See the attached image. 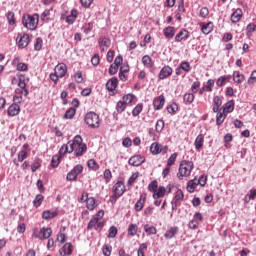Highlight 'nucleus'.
Here are the masks:
<instances>
[{"mask_svg": "<svg viewBox=\"0 0 256 256\" xmlns=\"http://www.w3.org/2000/svg\"><path fill=\"white\" fill-rule=\"evenodd\" d=\"M73 151L75 157H83L84 153L87 151V144L83 143V138L80 135H76L73 140Z\"/></svg>", "mask_w": 256, "mask_h": 256, "instance_id": "f257e3e1", "label": "nucleus"}, {"mask_svg": "<svg viewBox=\"0 0 256 256\" xmlns=\"http://www.w3.org/2000/svg\"><path fill=\"white\" fill-rule=\"evenodd\" d=\"M193 162L183 160L179 165V170L177 173V177L180 181H183L184 177H189L191 175V172L193 171Z\"/></svg>", "mask_w": 256, "mask_h": 256, "instance_id": "f03ea898", "label": "nucleus"}, {"mask_svg": "<svg viewBox=\"0 0 256 256\" xmlns=\"http://www.w3.org/2000/svg\"><path fill=\"white\" fill-rule=\"evenodd\" d=\"M84 123L90 127V129H99L101 125V119L95 112H88L84 116Z\"/></svg>", "mask_w": 256, "mask_h": 256, "instance_id": "7ed1b4c3", "label": "nucleus"}, {"mask_svg": "<svg viewBox=\"0 0 256 256\" xmlns=\"http://www.w3.org/2000/svg\"><path fill=\"white\" fill-rule=\"evenodd\" d=\"M22 23L26 29H30V31H35L37 29V25H39V14L34 15H24Z\"/></svg>", "mask_w": 256, "mask_h": 256, "instance_id": "20e7f679", "label": "nucleus"}, {"mask_svg": "<svg viewBox=\"0 0 256 256\" xmlns=\"http://www.w3.org/2000/svg\"><path fill=\"white\" fill-rule=\"evenodd\" d=\"M65 75H67V65L60 63L55 67L54 73L50 74V79L57 85V81L63 79Z\"/></svg>", "mask_w": 256, "mask_h": 256, "instance_id": "39448f33", "label": "nucleus"}, {"mask_svg": "<svg viewBox=\"0 0 256 256\" xmlns=\"http://www.w3.org/2000/svg\"><path fill=\"white\" fill-rule=\"evenodd\" d=\"M51 235H53V230L49 227H42L40 228L39 234L37 232H33L32 234L35 239H40L41 241L51 238Z\"/></svg>", "mask_w": 256, "mask_h": 256, "instance_id": "423d86ee", "label": "nucleus"}, {"mask_svg": "<svg viewBox=\"0 0 256 256\" xmlns=\"http://www.w3.org/2000/svg\"><path fill=\"white\" fill-rule=\"evenodd\" d=\"M83 173V165L77 164L74 168L67 173V181H77V176Z\"/></svg>", "mask_w": 256, "mask_h": 256, "instance_id": "0eeeda50", "label": "nucleus"}, {"mask_svg": "<svg viewBox=\"0 0 256 256\" xmlns=\"http://www.w3.org/2000/svg\"><path fill=\"white\" fill-rule=\"evenodd\" d=\"M167 151H169V147L163 146L157 142L152 143L150 146V152L152 155H159V153H163L165 155Z\"/></svg>", "mask_w": 256, "mask_h": 256, "instance_id": "6e6552de", "label": "nucleus"}, {"mask_svg": "<svg viewBox=\"0 0 256 256\" xmlns=\"http://www.w3.org/2000/svg\"><path fill=\"white\" fill-rule=\"evenodd\" d=\"M29 34L24 33L23 35L18 34L16 38V43L19 47V49H25L29 45Z\"/></svg>", "mask_w": 256, "mask_h": 256, "instance_id": "1a4fd4ad", "label": "nucleus"}, {"mask_svg": "<svg viewBox=\"0 0 256 256\" xmlns=\"http://www.w3.org/2000/svg\"><path fill=\"white\" fill-rule=\"evenodd\" d=\"M171 75H173V68H171L170 66H164L158 74V79H160V81H163L168 77H171Z\"/></svg>", "mask_w": 256, "mask_h": 256, "instance_id": "9d476101", "label": "nucleus"}, {"mask_svg": "<svg viewBox=\"0 0 256 256\" xmlns=\"http://www.w3.org/2000/svg\"><path fill=\"white\" fill-rule=\"evenodd\" d=\"M114 197H116L117 199H119V197H121L123 195V193H125V184H123V182L118 181L114 186Z\"/></svg>", "mask_w": 256, "mask_h": 256, "instance_id": "9b49d317", "label": "nucleus"}, {"mask_svg": "<svg viewBox=\"0 0 256 256\" xmlns=\"http://www.w3.org/2000/svg\"><path fill=\"white\" fill-rule=\"evenodd\" d=\"M163 105H165V96L160 95L153 100V107L155 111H161L163 109Z\"/></svg>", "mask_w": 256, "mask_h": 256, "instance_id": "f8f14e48", "label": "nucleus"}, {"mask_svg": "<svg viewBox=\"0 0 256 256\" xmlns=\"http://www.w3.org/2000/svg\"><path fill=\"white\" fill-rule=\"evenodd\" d=\"M128 163L129 165H132V167H139L145 163V158H143L141 155L132 156L128 160Z\"/></svg>", "mask_w": 256, "mask_h": 256, "instance_id": "ddd939ff", "label": "nucleus"}, {"mask_svg": "<svg viewBox=\"0 0 256 256\" xmlns=\"http://www.w3.org/2000/svg\"><path fill=\"white\" fill-rule=\"evenodd\" d=\"M73 142L70 140L67 144L62 145L59 150L60 157H63L66 153H73Z\"/></svg>", "mask_w": 256, "mask_h": 256, "instance_id": "4468645a", "label": "nucleus"}, {"mask_svg": "<svg viewBox=\"0 0 256 256\" xmlns=\"http://www.w3.org/2000/svg\"><path fill=\"white\" fill-rule=\"evenodd\" d=\"M61 19H64L68 25H73L75 23V19H77V10H71L70 15H62Z\"/></svg>", "mask_w": 256, "mask_h": 256, "instance_id": "2eb2a0df", "label": "nucleus"}, {"mask_svg": "<svg viewBox=\"0 0 256 256\" xmlns=\"http://www.w3.org/2000/svg\"><path fill=\"white\" fill-rule=\"evenodd\" d=\"M20 112L21 106H19V104L10 105L7 111L9 117H16V115H19Z\"/></svg>", "mask_w": 256, "mask_h": 256, "instance_id": "dca6fc26", "label": "nucleus"}, {"mask_svg": "<svg viewBox=\"0 0 256 256\" xmlns=\"http://www.w3.org/2000/svg\"><path fill=\"white\" fill-rule=\"evenodd\" d=\"M61 256H69L73 253V245L71 243H66L64 246L59 250Z\"/></svg>", "mask_w": 256, "mask_h": 256, "instance_id": "f3484780", "label": "nucleus"}, {"mask_svg": "<svg viewBox=\"0 0 256 256\" xmlns=\"http://www.w3.org/2000/svg\"><path fill=\"white\" fill-rule=\"evenodd\" d=\"M189 39V31L182 29L180 30L179 34L175 36V42L181 43V41H185Z\"/></svg>", "mask_w": 256, "mask_h": 256, "instance_id": "a211bd4d", "label": "nucleus"}, {"mask_svg": "<svg viewBox=\"0 0 256 256\" xmlns=\"http://www.w3.org/2000/svg\"><path fill=\"white\" fill-rule=\"evenodd\" d=\"M243 17V10L238 8L231 14L232 23H239Z\"/></svg>", "mask_w": 256, "mask_h": 256, "instance_id": "6ab92c4d", "label": "nucleus"}, {"mask_svg": "<svg viewBox=\"0 0 256 256\" xmlns=\"http://www.w3.org/2000/svg\"><path fill=\"white\" fill-rule=\"evenodd\" d=\"M164 37L166 39H173L175 37V27L168 26L163 29Z\"/></svg>", "mask_w": 256, "mask_h": 256, "instance_id": "aec40b11", "label": "nucleus"}, {"mask_svg": "<svg viewBox=\"0 0 256 256\" xmlns=\"http://www.w3.org/2000/svg\"><path fill=\"white\" fill-rule=\"evenodd\" d=\"M179 233V227L173 226L167 230L164 234L165 239H173Z\"/></svg>", "mask_w": 256, "mask_h": 256, "instance_id": "412c9836", "label": "nucleus"}, {"mask_svg": "<svg viewBox=\"0 0 256 256\" xmlns=\"http://www.w3.org/2000/svg\"><path fill=\"white\" fill-rule=\"evenodd\" d=\"M117 83H119V80H117L116 77L111 78L110 80H108V82L106 83V89L108 91H115V89H117Z\"/></svg>", "mask_w": 256, "mask_h": 256, "instance_id": "4be33fe9", "label": "nucleus"}, {"mask_svg": "<svg viewBox=\"0 0 256 256\" xmlns=\"http://www.w3.org/2000/svg\"><path fill=\"white\" fill-rule=\"evenodd\" d=\"M199 185V179L195 178L188 181L187 191L188 193H195V186Z\"/></svg>", "mask_w": 256, "mask_h": 256, "instance_id": "5701e85b", "label": "nucleus"}, {"mask_svg": "<svg viewBox=\"0 0 256 256\" xmlns=\"http://www.w3.org/2000/svg\"><path fill=\"white\" fill-rule=\"evenodd\" d=\"M225 117H227V114L223 111V109H220L216 115V125H223Z\"/></svg>", "mask_w": 256, "mask_h": 256, "instance_id": "b1692460", "label": "nucleus"}, {"mask_svg": "<svg viewBox=\"0 0 256 256\" xmlns=\"http://www.w3.org/2000/svg\"><path fill=\"white\" fill-rule=\"evenodd\" d=\"M203 141H205V135L203 134H199L194 142L195 145V149H197V151H199V149H201V147H203Z\"/></svg>", "mask_w": 256, "mask_h": 256, "instance_id": "393cba45", "label": "nucleus"}, {"mask_svg": "<svg viewBox=\"0 0 256 256\" xmlns=\"http://www.w3.org/2000/svg\"><path fill=\"white\" fill-rule=\"evenodd\" d=\"M234 109H235V102H233V100H230L225 104V107L222 108V111L227 114V113H233Z\"/></svg>", "mask_w": 256, "mask_h": 256, "instance_id": "a878e982", "label": "nucleus"}, {"mask_svg": "<svg viewBox=\"0 0 256 256\" xmlns=\"http://www.w3.org/2000/svg\"><path fill=\"white\" fill-rule=\"evenodd\" d=\"M13 65H16L17 71H27V64L20 62L19 63V58H14L13 60Z\"/></svg>", "mask_w": 256, "mask_h": 256, "instance_id": "bb28decb", "label": "nucleus"}, {"mask_svg": "<svg viewBox=\"0 0 256 256\" xmlns=\"http://www.w3.org/2000/svg\"><path fill=\"white\" fill-rule=\"evenodd\" d=\"M142 63L144 65V67H146L147 69H151L153 67V60L151 59V56H149V55H144L142 57Z\"/></svg>", "mask_w": 256, "mask_h": 256, "instance_id": "cd10ccee", "label": "nucleus"}, {"mask_svg": "<svg viewBox=\"0 0 256 256\" xmlns=\"http://www.w3.org/2000/svg\"><path fill=\"white\" fill-rule=\"evenodd\" d=\"M86 207L87 209H89V211H94L97 208V201L95 200V198L90 197L89 199H87Z\"/></svg>", "mask_w": 256, "mask_h": 256, "instance_id": "c85d7f7f", "label": "nucleus"}, {"mask_svg": "<svg viewBox=\"0 0 256 256\" xmlns=\"http://www.w3.org/2000/svg\"><path fill=\"white\" fill-rule=\"evenodd\" d=\"M167 189L164 186H160L154 193H153V199H159L160 197L165 196V192Z\"/></svg>", "mask_w": 256, "mask_h": 256, "instance_id": "c756f323", "label": "nucleus"}, {"mask_svg": "<svg viewBox=\"0 0 256 256\" xmlns=\"http://www.w3.org/2000/svg\"><path fill=\"white\" fill-rule=\"evenodd\" d=\"M144 231L147 235H157V228L153 225L145 224Z\"/></svg>", "mask_w": 256, "mask_h": 256, "instance_id": "7c9ffc66", "label": "nucleus"}, {"mask_svg": "<svg viewBox=\"0 0 256 256\" xmlns=\"http://www.w3.org/2000/svg\"><path fill=\"white\" fill-rule=\"evenodd\" d=\"M145 207V196L141 195L139 200L134 205L135 211H141Z\"/></svg>", "mask_w": 256, "mask_h": 256, "instance_id": "2f4dec72", "label": "nucleus"}, {"mask_svg": "<svg viewBox=\"0 0 256 256\" xmlns=\"http://www.w3.org/2000/svg\"><path fill=\"white\" fill-rule=\"evenodd\" d=\"M201 31L204 35H209L211 31H213V24L212 22H208L202 25Z\"/></svg>", "mask_w": 256, "mask_h": 256, "instance_id": "473e14b6", "label": "nucleus"}, {"mask_svg": "<svg viewBox=\"0 0 256 256\" xmlns=\"http://www.w3.org/2000/svg\"><path fill=\"white\" fill-rule=\"evenodd\" d=\"M233 81L234 83H243V81H245V75L240 74L239 71H235L233 73Z\"/></svg>", "mask_w": 256, "mask_h": 256, "instance_id": "72a5a7b5", "label": "nucleus"}, {"mask_svg": "<svg viewBox=\"0 0 256 256\" xmlns=\"http://www.w3.org/2000/svg\"><path fill=\"white\" fill-rule=\"evenodd\" d=\"M57 217V212H51L50 210H46L42 213V219L45 221H49V219H53Z\"/></svg>", "mask_w": 256, "mask_h": 256, "instance_id": "f704fd0d", "label": "nucleus"}, {"mask_svg": "<svg viewBox=\"0 0 256 256\" xmlns=\"http://www.w3.org/2000/svg\"><path fill=\"white\" fill-rule=\"evenodd\" d=\"M184 199H185V194H183V190L178 189V190L176 191V194H175V196H174L173 201H174L175 203H181V201H183Z\"/></svg>", "mask_w": 256, "mask_h": 256, "instance_id": "c9c22d12", "label": "nucleus"}, {"mask_svg": "<svg viewBox=\"0 0 256 256\" xmlns=\"http://www.w3.org/2000/svg\"><path fill=\"white\" fill-rule=\"evenodd\" d=\"M99 45H100L101 51H105V49H107V47L111 45V41L108 38H101L99 40Z\"/></svg>", "mask_w": 256, "mask_h": 256, "instance_id": "e433bc0d", "label": "nucleus"}, {"mask_svg": "<svg viewBox=\"0 0 256 256\" xmlns=\"http://www.w3.org/2000/svg\"><path fill=\"white\" fill-rule=\"evenodd\" d=\"M77 113V109L76 108H69L64 116L63 119H73V117H75V114Z\"/></svg>", "mask_w": 256, "mask_h": 256, "instance_id": "4c0bfd02", "label": "nucleus"}, {"mask_svg": "<svg viewBox=\"0 0 256 256\" xmlns=\"http://www.w3.org/2000/svg\"><path fill=\"white\" fill-rule=\"evenodd\" d=\"M256 197V189H251L249 194H247L245 197H244V201L245 203H249L250 201H253Z\"/></svg>", "mask_w": 256, "mask_h": 256, "instance_id": "58836bf2", "label": "nucleus"}, {"mask_svg": "<svg viewBox=\"0 0 256 256\" xmlns=\"http://www.w3.org/2000/svg\"><path fill=\"white\" fill-rule=\"evenodd\" d=\"M255 31H256V25L254 23H250L247 25V27H246L247 37H251V35H253V33H255Z\"/></svg>", "mask_w": 256, "mask_h": 256, "instance_id": "ea45409f", "label": "nucleus"}, {"mask_svg": "<svg viewBox=\"0 0 256 256\" xmlns=\"http://www.w3.org/2000/svg\"><path fill=\"white\" fill-rule=\"evenodd\" d=\"M82 31L85 33V35H89L93 31V22L84 24Z\"/></svg>", "mask_w": 256, "mask_h": 256, "instance_id": "a19ab883", "label": "nucleus"}, {"mask_svg": "<svg viewBox=\"0 0 256 256\" xmlns=\"http://www.w3.org/2000/svg\"><path fill=\"white\" fill-rule=\"evenodd\" d=\"M137 229H138L137 224L129 225V227H128V235L130 237H135L137 235Z\"/></svg>", "mask_w": 256, "mask_h": 256, "instance_id": "79ce46f5", "label": "nucleus"}, {"mask_svg": "<svg viewBox=\"0 0 256 256\" xmlns=\"http://www.w3.org/2000/svg\"><path fill=\"white\" fill-rule=\"evenodd\" d=\"M229 79H231V76H221V77H219L216 81L217 87H223V85H225V82L229 81Z\"/></svg>", "mask_w": 256, "mask_h": 256, "instance_id": "37998d69", "label": "nucleus"}, {"mask_svg": "<svg viewBox=\"0 0 256 256\" xmlns=\"http://www.w3.org/2000/svg\"><path fill=\"white\" fill-rule=\"evenodd\" d=\"M118 231L119 230L115 226H111L107 235L108 239H115V237H117Z\"/></svg>", "mask_w": 256, "mask_h": 256, "instance_id": "c03bdc74", "label": "nucleus"}, {"mask_svg": "<svg viewBox=\"0 0 256 256\" xmlns=\"http://www.w3.org/2000/svg\"><path fill=\"white\" fill-rule=\"evenodd\" d=\"M88 168L92 169V171H98L99 169V164L94 159H90L87 162Z\"/></svg>", "mask_w": 256, "mask_h": 256, "instance_id": "a18cd8bd", "label": "nucleus"}, {"mask_svg": "<svg viewBox=\"0 0 256 256\" xmlns=\"http://www.w3.org/2000/svg\"><path fill=\"white\" fill-rule=\"evenodd\" d=\"M43 199H44L43 195L41 194L36 195V197L33 200L34 207H41V203H43Z\"/></svg>", "mask_w": 256, "mask_h": 256, "instance_id": "49530a36", "label": "nucleus"}, {"mask_svg": "<svg viewBox=\"0 0 256 256\" xmlns=\"http://www.w3.org/2000/svg\"><path fill=\"white\" fill-rule=\"evenodd\" d=\"M184 103L191 104L193 101H195V95L193 93H186L184 94Z\"/></svg>", "mask_w": 256, "mask_h": 256, "instance_id": "de8ad7c7", "label": "nucleus"}, {"mask_svg": "<svg viewBox=\"0 0 256 256\" xmlns=\"http://www.w3.org/2000/svg\"><path fill=\"white\" fill-rule=\"evenodd\" d=\"M126 108H127V104L124 103L123 101H119L116 105L117 113H123V111H125Z\"/></svg>", "mask_w": 256, "mask_h": 256, "instance_id": "09e8293b", "label": "nucleus"}, {"mask_svg": "<svg viewBox=\"0 0 256 256\" xmlns=\"http://www.w3.org/2000/svg\"><path fill=\"white\" fill-rule=\"evenodd\" d=\"M61 163L60 158L58 155H54L51 159V167H53V169L59 167V164Z\"/></svg>", "mask_w": 256, "mask_h": 256, "instance_id": "8fccbe9b", "label": "nucleus"}, {"mask_svg": "<svg viewBox=\"0 0 256 256\" xmlns=\"http://www.w3.org/2000/svg\"><path fill=\"white\" fill-rule=\"evenodd\" d=\"M143 111V104H137L132 110L133 117H138V115Z\"/></svg>", "mask_w": 256, "mask_h": 256, "instance_id": "3c124183", "label": "nucleus"}, {"mask_svg": "<svg viewBox=\"0 0 256 256\" xmlns=\"http://www.w3.org/2000/svg\"><path fill=\"white\" fill-rule=\"evenodd\" d=\"M35 51H41L43 49V39L42 38H36V42L34 44Z\"/></svg>", "mask_w": 256, "mask_h": 256, "instance_id": "603ef678", "label": "nucleus"}, {"mask_svg": "<svg viewBox=\"0 0 256 256\" xmlns=\"http://www.w3.org/2000/svg\"><path fill=\"white\" fill-rule=\"evenodd\" d=\"M28 156L27 151L25 150H21L20 152H18L17 157H18V162L19 163H23V161H25V158Z\"/></svg>", "mask_w": 256, "mask_h": 256, "instance_id": "864d4df0", "label": "nucleus"}, {"mask_svg": "<svg viewBox=\"0 0 256 256\" xmlns=\"http://www.w3.org/2000/svg\"><path fill=\"white\" fill-rule=\"evenodd\" d=\"M97 223H99V220H97V218H94V216H92V218L90 219L88 225H87V229H94L97 227Z\"/></svg>", "mask_w": 256, "mask_h": 256, "instance_id": "5fc2aeb1", "label": "nucleus"}, {"mask_svg": "<svg viewBox=\"0 0 256 256\" xmlns=\"http://www.w3.org/2000/svg\"><path fill=\"white\" fill-rule=\"evenodd\" d=\"M18 87L20 89H27V83L25 82V76H20L18 78Z\"/></svg>", "mask_w": 256, "mask_h": 256, "instance_id": "6e6d98bb", "label": "nucleus"}, {"mask_svg": "<svg viewBox=\"0 0 256 256\" xmlns=\"http://www.w3.org/2000/svg\"><path fill=\"white\" fill-rule=\"evenodd\" d=\"M180 69L186 73H189V71H191V65L187 61L181 62Z\"/></svg>", "mask_w": 256, "mask_h": 256, "instance_id": "4d7b16f0", "label": "nucleus"}, {"mask_svg": "<svg viewBox=\"0 0 256 256\" xmlns=\"http://www.w3.org/2000/svg\"><path fill=\"white\" fill-rule=\"evenodd\" d=\"M111 251H113V247L110 245H105L102 248V253L104 256H111Z\"/></svg>", "mask_w": 256, "mask_h": 256, "instance_id": "13d9d810", "label": "nucleus"}, {"mask_svg": "<svg viewBox=\"0 0 256 256\" xmlns=\"http://www.w3.org/2000/svg\"><path fill=\"white\" fill-rule=\"evenodd\" d=\"M165 128V122L163 120H158L156 122V131L157 133H161L163 129Z\"/></svg>", "mask_w": 256, "mask_h": 256, "instance_id": "bf43d9fd", "label": "nucleus"}, {"mask_svg": "<svg viewBox=\"0 0 256 256\" xmlns=\"http://www.w3.org/2000/svg\"><path fill=\"white\" fill-rule=\"evenodd\" d=\"M175 161H177V153H173L167 161L168 167H171L172 165H175Z\"/></svg>", "mask_w": 256, "mask_h": 256, "instance_id": "052dcab7", "label": "nucleus"}, {"mask_svg": "<svg viewBox=\"0 0 256 256\" xmlns=\"http://www.w3.org/2000/svg\"><path fill=\"white\" fill-rule=\"evenodd\" d=\"M133 99H135V96L133 94H127V95L123 96V102L126 105H129V103H131L133 101Z\"/></svg>", "mask_w": 256, "mask_h": 256, "instance_id": "680f3d73", "label": "nucleus"}, {"mask_svg": "<svg viewBox=\"0 0 256 256\" xmlns=\"http://www.w3.org/2000/svg\"><path fill=\"white\" fill-rule=\"evenodd\" d=\"M99 63H101V59L99 58V54H95L91 58V64L93 65V67H97V65H99Z\"/></svg>", "mask_w": 256, "mask_h": 256, "instance_id": "e2e57ef3", "label": "nucleus"}, {"mask_svg": "<svg viewBox=\"0 0 256 256\" xmlns=\"http://www.w3.org/2000/svg\"><path fill=\"white\" fill-rule=\"evenodd\" d=\"M157 187H158L157 180H153V181L148 185V191H153V193H155V191H157Z\"/></svg>", "mask_w": 256, "mask_h": 256, "instance_id": "0e129e2a", "label": "nucleus"}, {"mask_svg": "<svg viewBox=\"0 0 256 256\" xmlns=\"http://www.w3.org/2000/svg\"><path fill=\"white\" fill-rule=\"evenodd\" d=\"M7 19H8L9 25H15V13L8 12Z\"/></svg>", "mask_w": 256, "mask_h": 256, "instance_id": "69168bd1", "label": "nucleus"}, {"mask_svg": "<svg viewBox=\"0 0 256 256\" xmlns=\"http://www.w3.org/2000/svg\"><path fill=\"white\" fill-rule=\"evenodd\" d=\"M111 177H113V174H111V170L106 169L104 171V179L106 183H109V181H111Z\"/></svg>", "mask_w": 256, "mask_h": 256, "instance_id": "338daca9", "label": "nucleus"}, {"mask_svg": "<svg viewBox=\"0 0 256 256\" xmlns=\"http://www.w3.org/2000/svg\"><path fill=\"white\" fill-rule=\"evenodd\" d=\"M253 83H256V70L252 71V73L248 79L249 85H253Z\"/></svg>", "mask_w": 256, "mask_h": 256, "instance_id": "774afa93", "label": "nucleus"}]
</instances>
